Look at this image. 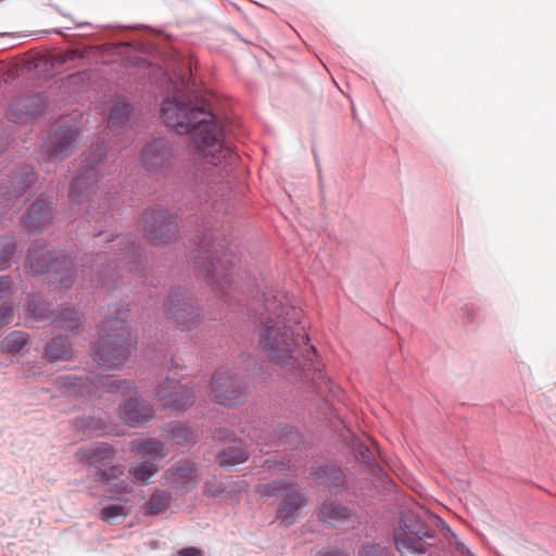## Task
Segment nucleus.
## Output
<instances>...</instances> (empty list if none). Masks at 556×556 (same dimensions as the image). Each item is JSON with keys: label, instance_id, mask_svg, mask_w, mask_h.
<instances>
[{"label": "nucleus", "instance_id": "nucleus-41", "mask_svg": "<svg viewBox=\"0 0 556 556\" xmlns=\"http://www.w3.org/2000/svg\"><path fill=\"white\" fill-rule=\"evenodd\" d=\"M318 556H350V555H346V554H343L339 551H334V549H325V551H321Z\"/></svg>", "mask_w": 556, "mask_h": 556}, {"label": "nucleus", "instance_id": "nucleus-35", "mask_svg": "<svg viewBox=\"0 0 556 556\" xmlns=\"http://www.w3.org/2000/svg\"><path fill=\"white\" fill-rule=\"evenodd\" d=\"M12 293V279L9 276H0V301L9 299Z\"/></svg>", "mask_w": 556, "mask_h": 556}, {"label": "nucleus", "instance_id": "nucleus-30", "mask_svg": "<svg viewBox=\"0 0 556 556\" xmlns=\"http://www.w3.org/2000/svg\"><path fill=\"white\" fill-rule=\"evenodd\" d=\"M320 515L325 522H330L349 518L350 511L343 506L328 502L323 505Z\"/></svg>", "mask_w": 556, "mask_h": 556}, {"label": "nucleus", "instance_id": "nucleus-34", "mask_svg": "<svg viewBox=\"0 0 556 556\" xmlns=\"http://www.w3.org/2000/svg\"><path fill=\"white\" fill-rule=\"evenodd\" d=\"M124 473V468L121 465H112L104 467L97 471L96 476L99 481L111 484L113 481L118 480Z\"/></svg>", "mask_w": 556, "mask_h": 556}, {"label": "nucleus", "instance_id": "nucleus-32", "mask_svg": "<svg viewBox=\"0 0 556 556\" xmlns=\"http://www.w3.org/2000/svg\"><path fill=\"white\" fill-rule=\"evenodd\" d=\"M129 514V510L126 506L123 505H109L101 509L100 511V518L101 520L114 525L118 521L123 520L125 517H127Z\"/></svg>", "mask_w": 556, "mask_h": 556}, {"label": "nucleus", "instance_id": "nucleus-27", "mask_svg": "<svg viewBox=\"0 0 556 556\" xmlns=\"http://www.w3.org/2000/svg\"><path fill=\"white\" fill-rule=\"evenodd\" d=\"M28 334L23 331H12L1 342V350L5 353L20 352L27 343Z\"/></svg>", "mask_w": 556, "mask_h": 556}, {"label": "nucleus", "instance_id": "nucleus-24", "mask_svg": "<svg viewBox=\"0 0 556 556\" xmlns=\"http://www.w3.org/2000/svg\"><path fill=\"white\" fill-rule=\"evenodd\" d=\"M159 471V466L152 460L137 462L129 466V473L135 481L148 483L149 480Z\"/></svg>", "mask_w": 556, "mask_h": 556}, {"label": "nucleus", "instance_id": "nucleus-13", "mask_svg": "<svg viewBox=\"0 0 556 556\" xmlns=\"http://www.w3.org/2000/svg\"><path fill=\"white\" fill-rule=\"evenodd\" d=\"M413 515L406 514L403 517L405 529L399 530L394 535L396 549L402 556H420L426 553L424 536L432 538L433 533L420 525H410L408 521Z\"/></svg>", "mask_w": 556, "mask_h": 556}, {"label": "nucleus", "instance_id": "nucleus-16", "mask_svg": "<svg viewBox=\"0 0 556 556\" xmlns=\"http://www.w3.org/2000/svg\"><path fill=\"white\" fill-rule=\"evenodd\" d=\"M166 481L178 492H189L198 484V470L189 460H179L166 471Z\"/></svg>", "mask_w": 556, "mask_h": 556}, {"label": "nucleus", "instance_id": "nucleus-26", "mask_svg": "<svg viewBox=\"0 0 556 556\" xmlns=\"http://www.w3.org/2000/svg\"><path fill=\"white\" fill-rule=\"evenodd\" d=\"M131 108L128 103L118 102L110 110L108 124L110 128H117L123 126L129 118Z\"/></svg>", "mask_w": 556, "mask_h": 556}, {"label": "nucleus", "instance_id": "nucleus-39", "mask_svg": "<svg viewBox=\"0 0 556 556\" xmlns=\"http://www.w3.org/2000/svg\"><path fill=\"white\" fill-rule=\"evenodd\" d=\"M179 556H202V553L200 549L195 547H187L178 551Z\"/></svg>", "mask_w": 556, "mask_h": 556}, {"label": "nucleus", "instance_id": "nucleus-3", "mask_svg": "<svg viewBox=\"0 0 556 556\" xmlns=\"http://www.w3.org/2000/svg\"><path fill=\"white\" fill-rule=\"evenodd\" d=\"M121 317L106 318L101 328L100 339L97 345L94 361L110 369L122 367L131 349L136 345V338L126 325L127 312L121 313Z\"/></svg>", "mask_w": 556, "mask_h": 556}, {"label": "nucleus", "instance_id": "nucleus-28", "mask_svg": "<svg viewBox=\"0 0 556 556\" xmlns=\"http://www.w3.org/2000/svg\"><path fill=\"white\" fill-rule=\"evenodd\" d=\"M170 494L166 491H155L146 504L148 515H157L169 506Z\"/></svg>", "mask_w": 556, "mask_h": 556}, {"label": "nucleus", "instance_id": "nucleus-20", "mask_svg": "<svg viewBox=\"0 0 556 556\" xmlns=\"http://www.w3.org/2000/svg\"><path fill=\"white\" fill-rule=\"evenodd\" d=\"M40 99L38 97H28L16 101L8 110V118L12 122H24L40 112Z\"/></svg>", "mask_w": 556, "mask_h": 556}, {"label": "nucleus", "instance_id": "nucleus-31", "mask_svg": "<svg viewBox=\"0 0 556 556\" xmlns=\"http://www.w3.org/2000/svg\"><path fill=\"white\" fill-rule=\"evenodd\" d=\"M15 241L11 237H0V270L10 267L15 254Z\"/></svg>", "mask_w": 556, "mask_h": 556}, {"label": "nucleus", "instance_id": "nucleus-1", "mask_svg": "<svg viewBox=\"0 0 556 556\" xmlns=\"http://www.w3.org/2000/svg\"><path fill=\"white\" fill-rule=\"evenodd\" d=\"M303 312L285 292L265 298L257 326V343L266 356L286 374L300 378L302 371L321 372L315 346L302 324Z\"/></svg>", "mask_w": 556, "mask_h": 556}, {"label": "nucleus", "instance_id": "nucleus-38", "mask_svg": "<svg viewBox=\"0 0 556 556\" xmlns=\"http://www.w3.org/2000/svg\"><path fill=\"white\" fill-rule=\"evenodd\" d=\"M78 58H83V54L78 50H67L61 55V61H72Z\"/></svg>", "mask_w": 556, "mask_h": 556}, {"label": "nucleus", "instance_id": "nucleus-22", "mask_svg": "<svg viewBox=\"0 0 556 556\" xmlns=\"http://www.w3.org/2000/svg\"><path fill=\"white\" fill-rule=\"evenodd\" d=\"M248 459V452L240 440H232L230 445L220 451L216 460L219 466H235Z\"/></svg>", "mask_w": 556, "mask_h": 556}, {"label": "nucleus", "instance_id": "nucleus-7", "mask_svg": "<svg viewBox=\"0 0 556 556\" xmlns=\"http://www.w3.org/2000/svg\"><path fill=\"white\" fill-rule=\"evenodd\" d=\"M256 492L263 497L275 495L282 496V501L277 509V519L285 526L293 525L299 517V511L306 505V498L299 491L295 483L273 481L270 483L258 484Z\"/></svg>", "mask_w": 556, "mask_h": 556}, {"label": "nucleus", "instance_id": "nucleus-40", "mask_svg": "<svg viewBox=\"0 0 556 556\" xmlns=\"http://www.w3.org/2000/svg\"><path fill=\"white\" fill-rule=\"evenodd\" d=\"M111 489L114 490V491H118V492H128L129 491L128 483L125 482V481H119L118 483H116Z\"/></svg>", "mask_w": 556, "mask_h": 556}, {"label": "nucleus", "instance_id": "nucleus-23", "mask_svg": "<svg viewBox=\"0 0 556 556\" xmlns=\"http://www.w3.org/2000/svg\"><path fill=\"white\" fill-rule=\"evenodd\" d=\"M71 355L72 346L70 342L62 337L54 338L46 346V356L52 362L67 359Z\"/></svg>", "mask_w": 556, "mask_h": 556}, {"label": "nucleus", "instance_id": "nucleus-19", "mask_svg": "<svg viewBox=\"0 0 556 556\" xmlns=\"http://www.w3.org/2000/svg\"><path fill=\"white\" fill-rule=\"evenodd\" d=\"M141 159L146 166L156 169L169 161L170 152L163 141L156 140L143 148Z\"/></svg>", "mask_w": 556, "mask_h": 556}, {"label": "nucleus", "instance_id": "nucleus-9", "mask_svg": "<svg viewBox=\"0 0 556 556\" xmlns=\"http://www.w3.org/2000/svg\"><path fill=\"white\" fill-rule=\"evenodd\" d=\"M142 224L144 236L153 245L167 244L178 233V225L175 218L163 208L144 211Z\"/></svg>", "mask_w": 556, "mask_h": 556}, {"label": "nucleus", "instance_id": "nucleus-18", "mask_svg": "<svg viewBox=\"0 0 556 556\" xmlns=\"http://www.w3.org/2000/svg\"><path fill=\"white\" fill-rule=\"evenodd\" d=\"M51 219L52 202L40 197L28 208L23 226L29 232H35L45 228Z\"/></svg>", "mask_w": 556, "mask_h": 556}, {"label": "nucleus", "instance_id": "nucleus-10", "mask_svg": "<svg viewBox=\"0 0 556 556\" xmlns=\"http://www.w3.org/2000/svg\"><path fill=\"white\" fill-rule=\"evenodd\" d=\"M35 180L33 167L23 165L11 178L10 186L0 187V213L21 207L28 199V189Z\"/></svg>", "mask_w": 556, "mask_h": 556}, {"label": "nucleus", "instance_id": "nucleus-21", "mask_svg": "<svg viewBox=\"0 0 556 556\" xmlns=\"http://www.w3.org/2000/svg\"><path fill=\"white\" fill-rule=\"evenodd\" d=\"M130 451L137 456H147V460H152L153 463L167 455L165 444L156 439H149L146 441L134 440L130 442Z\"/></svg>", "mask_w": 556, "mask_h": 556}, {"label": "nucleus", "instance_id": "nucleus-6", "mask_svg": "<svg viewBox=\"0 0 556 556\" xmlns=\"http://www.w3.org/2000/svg\"><path fill=\"white\" fill-rule=\"evenodd\" d=\"M100 383L118 395L129 397L119 410L122 420L128 426L141 427L153 418L152 407L148 404L140 403L136 397L137 390L132 382L118 380L112 376H105L100 378Z\"/></svg>", "mask_w": 556, "mask_h": 556}, {"label": "nucleus", "instance_id": "nucleus-17", "mask_svg": "<svg viewBox=\"0 0 556 556\" xmlns=\"http://www.w3.org/2000/svg\"><path fill=\"white\" fill-rule=\"evenodd\" d=\"M114 455L113 447L104 442L91 443L75 453L77 462L88 464L94 467L97 471L110 465L114 459Z\"/></svg>", "mask_w": 556, "mask_h": 556}, {"label": "nucleus", "instance_id": "nucleus-5", "mask_svg": "<svg viewBox=\"0 0 556 556\" xmlns=\"http://www.w3.org/2000/svg\"><path fill=\"white\" fill-rule=\"evenodd\" d=\"M83 129V114L73 113L62 116L54 125L47 140V153L51 161H62L73 153L78 144Z\"/></svg>", "mask_w": 556, "mask_h": 556}, {"label": "nucleus", "instance_id": "nucleus-8", "mask_svg": "<svg viewBox=\"0 0 556 556\" xmlns=\"http://www.w3.org/2000/svg\"><path fill=\"white\" fill-rule=\"evenodd\" d=\"M210 395L220 405L232 406L244 401L247 387L230 369L219 368L212 375Z\"/></svg>", "mask_w": 556, "mask_h": 556}, {"label": "nucleus", "instance_id": "nucleus-15", "mask_svg": "<svg viewBox=\"0 0 556 556\" xmlns=\"http://www.w3.org/2000/svg\"><path fill=\"white\" fill-rule=\"evenodd\" d=\"M27 312L37 320L50 319L53 323H59L60 326L67 330H75L81 325V315L78 311L72 307L62 308L59 314L50 312L43 304L37 303L33 299L27 304Z\"/></svg>", "mask_w": 556, "mask_h": 556}, {"label": "nucleus", "instance_id": "nucleus-2", "mask_svg": "<svg viewBox=\"0 0 556 556\" xmlns=\"http://www.w3.org/2000/svg\"><path fill=\"white\" fill-rule=\"evenodd\" d=\"M164 122L178 134H190L199 159L215 167H225L236 159L230 146L225 142L224 127L205 103H185L166 99L161 108Z\"/></svg>", "mask_w": 556, "mask_h": 556}, {"label": "nucleus", "instance_id": "nucleus-12", "mask_svg": "<svg viewBox=\"0 0 556 556\" xmlns=\"http://www.w3.org/2000/svg\"><path fill=\"white\" fill-rule=\"evenodd\" d=\"M103 156L104 147L102 144H96L87 155H84V159L81 160L84 165L70 189V198L73 202L79 203L84 194L87 193L88 190L97 182L98 172L96 169V165L103 159Z\"/></svg>", "mask_w": 556, "mask_h": 556}, {"label": "nucleus", "instance_id": "nucleus-42", "mask_svg": "<svg viewBox=\"0 0 556 556\" xmlns=\"http://www.w3.org/2000/svg\"><path fill=\"white\" fill-rule=\"evenodd\" d=\"M220 492H222L220 490H217V491H211V490L208 489V486H206V488H205V493H206V494H210V495H212V496H218V495L220 494Z\"/></svg>", "mask_w": 556, "mask_h": 556}, {"label": "nucleus", "instance_id": "nucleus-29", "mask_svg": "<svg viewBox=\"0 0 556 556\" xmlns=\"http://www.w3.org/2000/svg\"><path fill=\"white\" fill-rule=\"evenodd\" d=\"M168 434L177 445H191L194 443L193 431L181 424L172 425L168 429Z\"/></svg>", "mask_w": 556, "mask_h": 556}, {"label": "nucleus", "instance_id": "nucleus-36", "mask_svg": "<svg viewBox=\"0 0 556 556\" xmlns=\"http://www.w3.org/2000/svg\"><path fill=\"white\" fill-rule=\"evenodd\" d=\"M359 556H389L386 548L377 544L365 545L359 552Z\"/></svg>", "mask_w": 556, "mask_h": 556}, {"label": "nucleus", "instance_id": "nucleus-37", "mask_svg": "<svg viewBox=\"0 0 556 556\" xmlns=\"http://www.w3.org/2000/svg\"><path fill=\"white\" fill-rule=\"evenodd\" d=\"M267 468L273 473H279L283 471H289L291 469L289 464L286 463H276L271 459L266 460Z\"/></svg>", "mask_w": 556, "mask_h": 556}, {"label": "nucleus", "instance_id": "nucleus-4", "mask_svg": "<svg viewBox=\"0 0 556 556\" xmlns=\"http://www.w3.org/2000/svg\"><path fill=\"white\" fill-rule=\"evenodd\" d=\"M25 269L33 276L51 275L50 283H58L61 290L72 287L78 268L73 260L63 252L46 251L43 244H34L29 248Z\"/></svg>", "mask_w": 556, "mask_h": 556}, {"label": "nucleus", "instance_id": "nucleus-11", "mask_svg": "<svg viewBox=\"0 0 556 556\" xmlns=\"http://www.w3.org/2000/svg\"><path fill=\"white\" fill-rule=\"evenodd\" d=\"M165 314L181 330L195 329L203 320L202 309L182 293L169 296L165 306Z\"/></svg>", "mask_w": 556, "mask_h": 556}, {"label": "nucleus", "instance_id": "nucleus-33", "mask_svg": "<svg viewBox=\"0 0 556 556\" xmlns=\"http://www.w3.org/2000/svg\"><path fill=\"white\" fill-rule=\"evenodd\" d=\"M224 271H225V268H224L222 262L216 257H213L212 262L208 263L203 268L204 275L210 279H214L212 281V285H216V286H222V281L219 280V277L222 279H224L226 277Z\"/></svg>", "mask_w": 556, "mask_h": 556}, {"label": "nucleus", "instance_id": "nucleus-25", "mask_svg": "<svg viewBox=\"0 0 556 556\" xmlns=\"http://www.w3.org/2000/svg\"><path fill=\"white\" fill-rule=\"evenodd\" d=\"M316 475L329 488H340L344 484L342 471L336 466H320L318 467Z\"/></svg>", "mask_w": 556, "mask_h": 556}, {"label": "nucleus", "instance_id": "nucleus-43", "mask_svg": "<svg viewBox=\"0 0 556 556\" xmlns=\"http://www.w3.org/2000/svg\"><path fill=\"white\" fill-rule=\"evenodd\" d=\"M127 256L130 257L132 255H135V247L131 245L128 251L126 252Z\"/></svg>", "mask_w": 556, "mask_h": 556}, {"label": "nucleus", "instance_id": "nucleus-14", "mask_svg": "<svg viewBox=\"0 0 556 556\" xmlns=\"http://www.w3.org/2000/svg\"><path fill=\"white\" fill-rule=\"evenodd\" d=\"M156 399L164 407L187 410L195 399L193 384H180L175 379L166 378L156 389Z\"/></svg>", "mask_w": 556, "mask_h": 556}]
</instances>
